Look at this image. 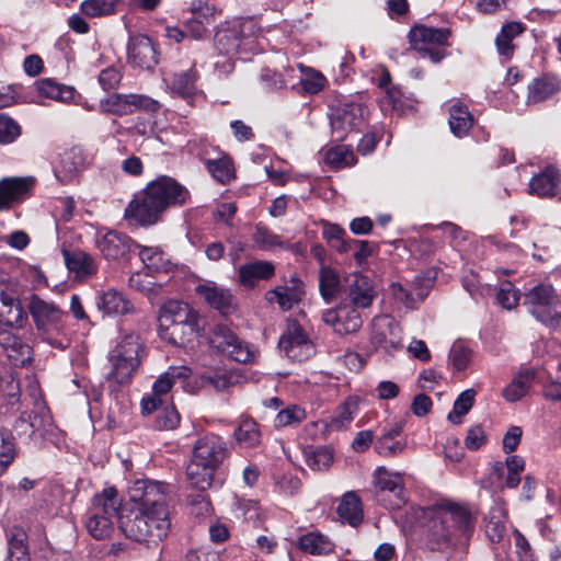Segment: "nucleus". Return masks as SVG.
Wrapping results in <instances>:
<instances>
[{
	"mask_svg": "<svg viewBox=\"0 0 561 561\" xmlns=\"http://www.w3.org/2000/svg\"><path fill=\"white\" fill-rule=\"evenodd\" d=\"M256 26L253 20L234 22L221 27L215 35V47L219 54L233 57L251 51L255 46Z\"/></svg>",
	"mask_w": 561,
	"mask_h": 561,
	"instance_id": "8",
	"label": "nucleus"
},
{
	"mask_svg": "<svg viewBox=\"0 0 561 561\" xmlns=\"http://www.w3.org/2000/svg\"><path fill=\"white\" fill-rule=\"evenodd\" d=\"M304 294L302 282L297 276H293L289 284L266 291L265 299L268 302H276L282 310H289L301 300Z\"/></svg>",
	"mask_w": 561,
	"mask_h": 561,
	"instance_id": "22",
	"label": "nucleus"
},
{
	"mask_svg": "<svg viewBox=\"0 0 561 561\" xmlns=\"http://www.w3.org/2000/svg\"><path fill=\"white\" fill-rule=\"evenodd\" d=\"M138 256L150 272H169L172 263L169 256L159 247H144L138 243Z\"/></svg>",
	"mask_w": 561,
	"mask_h": 561,
	"instance_id": "31",
	"label": "nucleus"
},
{
	"mask_svg": "<svg viewBox=\"0 0 561 561\" xmlns=\"http://www.w3.org/2000/svg\"><path fill=\"white\" fill-rule=\"evenodd\" d=\"M560 89L558 80L553 77L535 78L528 87L527 104H536L552 96Z\"/></svg>",
	"mask_w": 561,
	"mask_h": 561,
	"instance_id": "33",
	"label": "nucleus"
},
{
	"mask_svg": "<svg viewBox=\"0 0 561 561\" xmlns=\"http://www.w3.org/2000/svg\"><path fill=\"white\" fill-rule=\"evenodd\" d=\"M197 72L191 68L186 71L174 73L171 80V90L178 96L190 101L196 93Z\"/></svg>",
	"mask_w": 561,
	"mask_h": 561,
	"instance_id": "39",
	"label": "nucleus"
},
{
	"mask_svg": "<svg viewBox=\"0 0 561 561\" xmlns=\"http://www.w3.org/2000/svg\"><path fill=\"white\" fill-rule=\"evenodd\" d=\"M275 275V265L270 261L255 260L242 264L238 271V280L245 288H254L259 282L268 280Z\"/></svg>",
	"mask_w": 561,
	"mask_h": 561,
	"instance_id": "23",
	"label": "nucleus"
},
{
	"mask_svg": "<svg viewBox=\"0 0 561 561\" xmlns=\"http://www.w3.org/2000/svg\"><path fill=\"white\" fill-rule=\"evenodd\" d=\"M337 514L351 526H358L364 517L360 499L354 492H347L337 506Z\"/></svg>",
	"mask_w": 561,
	"mask_h": 561,
	"instance_id": "36",
	"label": "nucleus"
},
{
	"mask_svg": "<svg viewBox=\"0 0 561 561\" xmlns=\"http://www.w3.org/2000/svg\"><path fill=\"white\" fill-rule=\"evenodd\" d=\"M236 440L243 447L250 448L260 444L261 432L257 423L252 419H243L234 430Z\"/></svg>",
	"mask_w": 561,
	"mask_h": 561,
	"instance_id": "45",
	"label": "nucleus"
},
{
	"mask_svg": "<svg viewBox=\"0 0 561 561\" xmlns=\"http://www.w3.org/2000/svg\"><path fill=\"white\" fill-rule=\"evenodd\" d=\"M26 412L31 421V427L34 430V436L38 435L45 438L54 427L53 416L46 403H39L38 409Z\"/></svg>",
	"mask_w": 561,
	"mask_h": 561,
	"instance_id": "41",
	"label": "nucleus"
},
{
	"mask_svg": "<svg viewBox=\"0 0 561 561\" xmlns=\"http://www.w3.org/2000/svg\"><path fill=\"white\" fill-rule=\"evenodd\" d=\"M0 346L13 366L24 367L33 360V347L14 331L27 324V314L18 295L0 288Z\"/></svg>",
	"mask_w": 561,
	"mask_h": 561,
	"instance_id": "4",
	"label": "nucleus"
},
{
	"mask_svg": "<svg viewBox=\"0 0 561 561\" xmlns=\"http://www.w3.org/2000/svg\"><path fill=\"white\" fill-rule=\"evenodd\" d=\"M127 59L134 68L151 70L159 62V53L147 35L137 34L129 37Z\"/></svg>",
	"mask_w": 561,
	"mask_h": 561,
	"instance_id": "15",
	"label": "nucleus"
},
{
	"mask_svg": "<svg viewBox=\"0 0 561 561\" xmlns=\"http://www.w3.org/2000/svg\"><path fill=\"white\" fill-rule=\"evenodd\" d=\"M345 291L350 305L355 308H368L376 297L373 282L360 273H352L345 278Z\"/></svg>",
	"mask_w": 561,
	"mask_h": 561,
	"instance_id": "18",
	"label": "nucleus"
},
{
	"mask_svg": "<svg viewBox=\"0 0 561 561\" xmlns=\"http://www.w3.org/2000/svg\"><path fill=\"white\" fill-rule=\"evenodd\" d=\"M496 300L504 309L512 310L518 305L519 293L511 282H503L499 288Z\"/></svg>",
	"mask_w": 561,
	"mask_h": 561,
	"instance_id": "58",
	"label": "nucleus"
},
{
	"mask_svg": "<svg viewBox=\"0 0 561 561\" xmlns=\"http://www.w3.org/2000/svg\"><path fill=\"white\" fill-rule=\"evenodd\" d=\"M26 310L38 340L57 350H66L69 346L68 314L59 305L37 294H32L27 298Z\"/></svg>",
	"mask_w": 561,
	"mask_h": 561,
	"instance_id": "5",
	"label": "nucleus"
},
{
	"mask_svg": "<svg viewBox=\"0 0 561 561\" xmlns=\"http://www.w3.org/2000/svg\"><path fill=\"white\" fill-rule=\"evenodd\" d=\"M136 242L128 236L108 231L96 240V247L107 260H118L135 251Z\"/></svg>",
	"mask_w": 561,
	"mask_h": 561,
	"instance_id": "21",
	"label": "nucleus"
},
{
	"mask_svg": "<svg viewBox=\"0 0 561 561\" xmlns=\"http://www.w3.org/2000/svg\"><path fill=\"white\" fill-rule=\"evenodd\" d=\"M188 190L175 179L159 175L136 194L125 209V219L147 227L161 220L168 208L181 207L190 201Z\"/></svg>",
	"mask_w": 561,
	"mask_h": 561,
	"instance_id": "3",
	"label": "nucleus"
},
{
	"mask_svg": "<svg viewBox=\"0 0 561 561\" xmlns=\"http://www.w3.org/2000/svg\"><path fill=\"white\" fill-rule=\"evenodd\" d=\"M190 375L191 369L188 367H171L153 382L152 393L162 398L168 394L176 382L186 380Z\"/></svg>",
	"mask_w": 561,
	"mask_h": 561,
	"instance_id": "35",
	"label": "nucleus"
},
{
	"mask_svg": "<svg viewBox=\"0 0 561 561\" xmlns=\"http://www.w3.org/2000/svg\"><path fill=\"white\" fill-rule=\"evenodd\" d=\"M96 306L105 314L123 316L134 310L133 304L123 293L108 289L98 297Z\"/></svg>",
	"mask_w": 561,
	"mask_h": 561,
	"instance_id": "29",
	"label": "nucleus"
},
{
	"mask_svg": "<svg viewBox=\"0 0 561 561\" xmlns=\"http://www.w3.org/2000/svg\"><path fill=\"white\" fill-rule=\"evenodd\" d=\"M535 374L531 370L519 371L512 381L503 389V398L507 402H516L524 398L534 381Z\"/></svg>",
	"mask_w": 561,
	"mask_h": 561,
	"instance_id": "34",
	"label": "nucleus"
},
{
	"mask_svg": "<svg viewBox=\"0 0 561 561\" xmlns=\"http://www.w3.org/2000/svg\"><path fill=\"white\" fill-rule=\"evenodd\" d=\"M345 231L337 225H327L323 229V237L336 251L344 253L351 250V242L346 240Z\"/></svg>",
	"mask_w": 561,
	"mask_h": 561,
	"instance_id": "54",
	"label": "nucleus"
},
{
	"mask_svg": "<svg viewBox=\"0 0 561 561\" xmlns=\"http://www.w3.org/2000/svg\"><path fill=\"white\" fill-rule=\"evenodd\" d=\"M118 0H84L80 8L90 18L112 14Z\"/></svg>",
	"mask_w": 561,
	"mask_h": 561,
	"instance_id": "53",
	"label": "nucleus"
},
{
	"mask_svg": "<svg viewBox=\"0 0 561 561\" xmlns=\"http://www.w3.org/2000/svg\"><path fill=\"white\" fill-rule=\"evenodd\" d=\"M20 135V125L10 116L0 114V145L13 142Z\"/></svg>",
	"mask_w": 561,
	"mask_h": 561,
	"instance_id": "57",
	"label": "nucleus"
},
{
	"mask_svg": "<svg viewBox=\"0 0 561 561\" xmlns=\"http://www.w3.org/2000/svg\"><path fill=\"white\" fill-rule=\"evenodd\" d=\"M449 127L451 133L461 138L468 134L473 125V116L468 107L461 103H455L449 110Z\"/></svg>",
	"mask_w": 561,
	"mask_h": 561,
	"instance_id": "37",
	"label": "nucleus"
},
{
	"mask_svg": "<svg viewBox=\"0 0 561 561\" xmlns=\"http://www.w3.org/2000/svg\"><path fill=\"white\" fill-rule=\"evenodd\" d=\"M340 276L330 266L321 267L319 272V289L322 298L331 302L340 291Z\"/></svg>",
	"mask_w": 561,
	"mask_h": 561,
	"instance_id": "44",
	"label": "nucleus"
},
{
	"mask_svg": "<svg viewBox=\"0 0 561 561\" xmlns=\"http://www.w3.org/2000/svg\"><path fill=\"white\" fill-rule=\"evenodd\" d=\"M472 352L462 344H454L449 352V358L454 368L458 371L465 370L471 362Z\"/></svg>",
	"mask_w": 561,
	"mask_h": 561,
	"instance_id": "60",
	"label": "nucleus"
},
{
	"mask_svg": "<svg viewBox=\"0 0 561 561\" xmlns=\"http://www.w3.org/2000/svg\"><path fill=\"white\" fill-rule=\"evenodd\" d=\"M298 547L310 554H328L333 551V542L324 535L310 531L299 538Z\"/></svg>",
	"mask_w": 561,
	"mask_h": 561,
	"instance_id": "40",
	"label": "nucleus"
},
{
	"mask_svg": "<svg viewBox=\"0 0 561 561\" xmlns=\"http://www.w3.org/2000/svg\"><path fill=\"white\" fill-rule=\"evenodd\" d=\"M322 320L335 333L341 335L355 333L363 325L359 311L350 304H341L335 308L323 311Z\"/></svg>",
	"mask_w": 561,
	"mask_h": 561,
	"instance_id": "14",
	"label": "nucleus"
},
{
	"mask_svg": "<svg viewBox=\"0 0 561 561\" xmlns=\"http://www.w3.org/2000/svg\"><path fill=\"white\" fill-rule=\"evenodd\" d=\"M65 264L70 273H73L78 279H87L98 272V266L91 255L82 250H61Z\"/></svg>",
	"mask_w": 561,
	"mask_h": 561,
	"instance_id": "24",
	"label": "nucleus"
},
{
	"mask_svg": "<svg viewBox=\"0 0 561 561\" xmlns=\"http://www.w3.org/2000/svg\"><path fill=\"white\" fill-rule=\"evenodd\" d=\"M180 424V414L174 405H163L156 416V427L158 430H174Z\"/></svg>",
	"mask_w": 561,
	"mask_h": 561,
	"instance_id": "56",
	"label": "nucleus"
},
{
	"mask_svg": "<svg viewBox=\"0 0 561 561\" xmlns=\"http://www.w3.org/2000/svg\"><path fill=\"white\" fill-rule=\"evenodd\" d=\"M371 343L376 348L391 353L401 346V330L389 316H378L371 322Z\"/></svg>",
	"mask_w": 561,
	"mask_h": 561,
	"instance_id": "16",
	"label": "nucleus"
},
{
	"mask_svg": "<svg viewBox=\"0 0 561 561\" xmlns=\"http://www.w3.org/2000/svg\"><path fill=\"white\" fill-rule=\"evenodd\" d=\"M373 478L377 489V499L382 505L390 510H397L405 503L403 479L400 473L378 467L374 471Z\"/></svg>",
	"mask_w": 561,
	"mask_h": 561,
	"instance_id": "9",
	"label": "nucleus"
},
{
	"mask_svg": "<svg viewBox=\"0 0 561 561\" xmlns=\"http://www.w3.org/2000/svg\"><path fill=\"white\" fill-rule=\"evenodd\" d=\"M144 350L140 336L135 333H127L121 337L110 352L126 358H131L133 362L140 364Z\"/></svg>",
	"mask_w": 561,
	"mask_h": 561,
	"instance_id": "38",
	"label": "nucleus"
},
{
	"mask_svg": "<svg viewBox=\"0 0 561 561\" xmlns=\"http://www.w3.org/2000/svg\"><path fill=\"white\" fill-rule=\"evenodd\" d=\"M524 306L539 322L557 327L561 323L560 299L550 284H538L524 295Z\"/></svg>",
	"mask_w": 561,
	"mask_h": 561,
	"instance_id": "7",
	"label": "nucleus"
},
{
	"mask_svg": "<svg viewBox=\"0 0 561 561\" xmlns=\"http://www.w3.org/2000/svg\"><path fill=\"white\" fill-rule=\"evenodd\" d=\"M15 457L14 443L12 438L1 432L0 433V465L2 467H8Z\"/></svg>",
	"mask_w": 561,
	"mask_h": 561,
	"instance_id": "63",
	"label": "nucleus"
},
{
	"mask_svg": "<svg viewBox=\"0 0 561 561\" xmlns=\"http://www.w3.org/2000/svg\"><path fill=\"white\" fill-rule=\"evenodd\" d=\"M37 91L42 96L61 102H69L75 96V90L71 87L59 84L50 79L41 80L37 83Z\"/></svg>",
	"mask_w": 561,
	"mask_h": 561,
	"instance_id": "47",
	"label": "nucleus"
},
{
	"mask_svg": "<svg viewBox=\"0 0 561 561\" xmlns=\"http://www.w3.org/2000/svg\"><path fill=\"white\" fill-rule=\"evenodd\" d=\"M158 105L157 101L145 95L113 93L100 102V111L122 116L136 110L156 111Z\"/></svg>",
	"mask_w": 561,
	"mask_h": 561,
	"instance_id": "13",
	"label": "nucleus"
},
{
	"mask_svg": "<svg viewBox=\"0 0 561 561\" xmlns=\"http://www.w3.org/2000/svg\"><path fill=\"white\" fill-rule=\"evenodd\" d=\"M405 448V442L389 439V436H380L375 443L376 451L383 457L401 454Z\"/></svg>",
	"mask_w": 561,
	"mask_h": 561,
	"instance_id": "59",
	"label": "nucleus"
},
{
	"mask_svg": "<svg viewBox=\"0 0 561 561\" xmlns=\"http://www.w3.org/2000/svg\"><path fill=\"white\" fill-rule=\"evenodd\" d=\"M423 540L431 551L447 552L466 546L474 529V518L465 504L442 501L423 510Z\"/></svg>",
	"mask_w": 561,
	"mask_h": 561,
	"instance_id": "2",
	"label": "nucleus"
},
{
	"mask_svg": "<svg viewBox=\"0 0 561 561\" xmlns=\"http://www.w3.org/2000/svg\"><path fill=\"white\" fill-rule=\"evenodd\" d=\"M486 442V436L480 425L471 426L465 438V446L470 450H477Z\"/></svg>",
	"mask_w": 561,
	"mask_h": 561,
	"instance_id": "64",
	"label": "nucleus"
},
{
	"mask_svg": "<svg viewBox=\"0 0 561 561\" xmlns=\"http://www.w3.org/2000/svg\"><path fill=\"white\" fill-rule=\"evenodd\" d=\"M355 157L351 148L341 145L329 149L325 152L324 161L334 168H344L354 163Z\"/></svg>",
	"mask_w": 561,
	"mask_h": 561,
	"instance_id": "52",
	"label": "nucleus"
},
{
	"mask_svg": "<svg viewBox=\"0 0 561 561\" xmlns=\"http://www.w3.org/2000/svg\"><path fill=\"white\" fill-rule=\"evenodd\" d=\"M260 81L268 91H277L285 88L286 83L283 76L270 68H264L260 75Z\"/></svg>",
	"mask_w": 561,
	"mask_h": 561,
	"instance_id": "61",
	"label": "nucleus"
},
{
	"mask_svg": "<svg viewBox=\"0 0 561 561\" xmlns=\"http://www.w3.org/2000/svg\"><path fill=\"white\" fill-rule=\"evenodd\" d=\"M209 341L220 353L236 362L248 363L253 358V353L249 345L240 340L234 332L226 325H215Z\"/></svg>",
	"mask_w": 561,
	"mask_h": 561,
	"instance_id": "11",
	"label": "nucleus"
},
{
	"mask_svg": "<svg viewBox=\"0 0 561 561\" xmlns=\"http://www.w3.org/2000/svg\"><path fill=\"white\" fill-rule=\"evenodd\" d=\"M27 552L26 534L15 528L8 535V554Z\"/></svg>",
	"mask_w": 561,
	"mask_h": 561,
	"instance_id": "62",
	"label": "nucleus"
},
{
	"mask_svg": "<svg viewBox=\"0 0 561 561\" xmlns=\"http://www.w3.org/2000/svg\"><path fill=\"white\" fill-rule=\"evenodd\" d=\"M278 346L289 359L299 363L309 359L316 353L313 343L297 321H288Z\"/></svg>",
	"mask_w": 561,
	"mask_h": 561,
	"instance_id": "10",
	"label": "nucleus"
},
{
	"mask_svg": "<svg viewBox=\"0 0 561 561\" xmlns=\"http://www.w3.org/2000/svg\"><path fill=\"white\" fill-rule=\"evenodd\" d=\"M254 243L264 251H272L276 248H285L286 243L282 240V237L274 233L271 229L265 226L257 225L253 233Z\"/></svg>",
	"mask_w": 561,
	"mask_h": 561,
	"instance_id": "49",
	"label": "nucleus"
},
{
	"mask_svg": "<svg viewBox=\"0 0 561 561\" xmlns=\"http://www.w3.org/2000/svg\"><path fill=\"white\" fill-rule=\"evenodd\" d=\"M216 470L211 466L191 459L186 467V477L193 488L205 491L210 488Z\"/></svg>",
	"mask_w": 561,
	"mask_h": 561,
	"instance_id": "32",
	"label": "nucleus"
},
{
	"mask_svg": "<svg viewBox=\"0 0 561 561\" xmlns=\"http://www.w3.org/2000/svg\"><path fill=\"white\" fill-rule=\"evenodd\" d=\"M233 376L226 373L206 371L197 376L196 388H209L216 391L227 390L233 385Z\"/></svg>",
	"mask_w": 561,
	"mask_h": 561,
	"instance_id": "46",
	"label": "nucleus"
},
{
	"mask_svg": "<svg viewBox=\"0 0 561 561\" xmlns=\"http://www.w3.org/2000/svg\"><path fill=\"white\" fill-rule=\"evenodd\" d=\"M195 290L210 307L222 314H229L236 309V299L230 289L220 287L214 282L198 284Z\"/></svg>",
	"mask_w": 561,
	"mask_h": 561,
	"instance_id": "20",
	"label": "nucleus"
},
{
	"mask_svg": "<svg viewBox=\"0 0 561 561\" xmlns=\"http://www.w3.org/2000/svg\"><path fill=\"white\" fill-rule=\"evenodd\" d=\"M474 397L476 391L473 389L462 391L454 402L453 411L449 412L447 419L454 424H460L462 416L472 408Z\"/></svg>",
	"mask_w": 561,
	"mask_h": 561,
	"instance_id": "51",
	"label": "nucleus"
},
{
	"mask_svg": "<svg viewBox=\"0 0 561 561\" xmlns=\"http://www.w3.org/2000/svg\"><path fill=\"white\" fill-rule=\"evenodd\" d=\"M561 184L560 171L549 165L529 181V194L538 197H553Z\"/></svg>",
	"mask_w": 561,
	"mask_h": 561,
	"instance_id": "26",
	"label": "nucleus"
},
{
	"mask_svg": "<svg viewBox=\"0 0 561 561\" xmlns=\"http://www.w3.org/2000/svg\"><path fill=\"white\" fill-rule=\"evenodd\" d=\"M114 520L112 517L89 510L85 527L93 538L101 540L111 536L114 530Z\"/></svg>",
	"mask_w": 561,
	"mask_h": 561,
	"instance_id": "42",
	"label": "nucleus"
},
{
	"mask_svg": "<svg viewBox=\"0 0 561 561\" xmlns=\"http://www.w3.org/2000/svg\"><path fill=\"white\" fill-rule=\"evenodd\" d=\"M107 360L110 370L106 374V380L121 386L129 383L140 366V364L133 362L131 358H126L112 352H108Z\"/></svg>",
	"mask_w": 561,
	"mask_h": 561,
	"instance_id": "27",
	"label": "nucleus"
},
{
	"mask_svg": "<svg viewBox=\"0 0 561 561\" xmlns=\"http://www.w3.org/2000/svg\"><path fill=\"white\" fill-rule=\"evenodd\" d=\"M358 413V400L356 398H347L331 417L329 426L331 430H345Z\"/></svg>",
	"mask_w": 561,
	"mask_h": 561,
	"instance_id": "43",
	"label": "nucleus"
},
{
	"mask_svg": "<svg viewBox=\"0 0 561 561\" xmlns=\"http://www.w3.org/2000/svg\"><path fill=\"white\" fill-rule=\"evenodd\" d=\"M450 35L448 28H435L417 25L411 28L409 41L413 49L426 50L430 45H445Z\"/></svg>",
	"mask_w": 561,
	"mask_h": 561,
	"instance_id": "25",
	"label": "nucleus"
},
{
	"mask_svg": "<svg viewBox=\"0 0 561 561\" xmlns=\"http://www.w3.org/2000/svg\"><path fill=\"white\" fill-rule=\"evenodd\" d=\"M206 168L213 178L221 184H227L234 178L232 162L228 157L209 159L206 161Z\"/></svg>",
	"mask_w": 561,
	"mask_h": 561,
	"instance_id": "50",
	"label": "nucleus"
},
{
	"mask_svg": "<svg viewBox=\"0 0 561 561\" xmlns=\"http://www.w3.org/2000/svg\"><path fill=\"white\" fill-rule=\"evenodd\" d=\"M506 510L501 504H494L484 516V533L491 543H500L506 534Z\"/></svg>",
	"mask_w": 561,
	"mask_h": 561,
	"instance_id": "28",
	"label": "nucleus"
},
{
	"mask_svg": "<svg viewBox=\"0 0 561 561\" xmlns=\"http://www.w3.org/2000/svg\"><path fill=\"white\" fill-rule=\"evenodd\" d=\"M121 505L122 500L117 490L115 488L108 486L105 488L101 493H98L93 496L90 511L116 519Z\"/></svg>",
	"mask_w": 561,
	"mask_h": 561,
	"instance_id": "30",
	"label": "nucleus"
},
{
	"mask_svg": "<svg viewBox=\"0 0 561 561\" xmlns=\"http://www.w3.org/2000/svg\"><path fill=\"white\" fill-rule=\"evenodd\" d=\"M34 179L28 178H4L0 180V210L21 203L31 195L34 186Z\"/></svg>",
	"mask_w": 561,
	"mask_h": 561,
	"instance_id": "19",
	"label": "nucleus"
},
{
	"mask_svg": "<svg viewBox=\"0 0 561 561\" xmlns=\"http://www.w3.org/2000/svg\"><path fill=\"white\" fill-rule=\"evenodd\" d=\"M330 123L335 140H344L350 133L363 126L364 107L354 102L342 103L331 114Z\"/></svg>",
	"mask_w": 561,
	"mask_h": 561,
	"instance_id": "12",
	"label": "nucleus"
},
{
	"mask_svg": "<svg viewBox=\"0 0 561 561\" xmlns=\"http://www.w3.org/2000/svg\"><path fill=\"white\" fill-rule=\"evenodd\" d=\"M307 417L306 410L297 404H289L283 408L274 419V425L277 428L297 426Z\"/></svg>",
	"mask_w": 561,
	"mask_h": 561,
	"instance_id": "48",
	"label": "nucleus"
},
{
	"mask_svg": "<svg viewBox=\"0 0 561 561\" xmlns=\"http://www.w3.org/2000/svg\"><path fill=\"white\" fill-rule=\"evenodd\" d=\"M198 330V316L188 304L170 300L163 305L159 316V335L174 346L192 342Z\"/></svg>",
	"mask_w": 561,
	"mask_h": 561,
	"instance_id": "6",
	"label": "nucleus"
},
{
	"mask_svg": "<svg viewBox=\"0 0 561 561\" xmlns=\"http://www.w3.org/2000/svg\"><path fill=\"white\" fill-rule=\"evenodd\" d=\"M131 507L118 517L122 533L137 542L157 543L171 526L169 485L148 479L136 480L128 490Z\"/></svg>",
	"mask_w": 561,
	"mask_h": 561,
	"instance_id": "1",
	"label": "nucleus"
},
{
	"mask_svg": "<svg viewBox=\"0 0 561 561\" xmlns=\"http://www.w3.org/2000/svg\"><path fill=\"white\" fill-rule=\"evenodd\" d=\"M332 460L333 455L327 447H319L306 451V462L312 470H324L330 467Z\"/></svg>",
	"mask_w": 561,
	"mask_h": 561,
	"instance_id": "55",
	"label": "nucleus"
},
{
	"mask_svg": "<svg viewBox=\"0 0 561 561\" xmlns=\"http://www.w3.org/2000/svg\"><path fill=\"white\" fill-rule=\"evenodd\" d=\"M227 446L224 439L217 435H205L201 437L194 445L191 459L197 460L205 465L218 469L226 458Z\"/></svg>",
	"mask_w": 561,
	"mask_h": 561,
	"instance_id": "17",
	"label": "nucleus"
}]
</instances>
